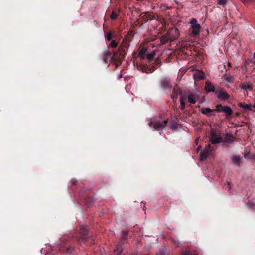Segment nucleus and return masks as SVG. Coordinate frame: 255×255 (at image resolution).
Masks as SVG:
<instances>
[{"mask_svg":"<svg viewBox=\"0 0 255 255\" xmlns=\"http://www.w3.org/2000/svg\"><path fill=\"white\" fill-rule=\"evenodd\" d=\"M59 250L61 253L70 255L74 252L75 247L70 243L67 242L65 244H63Z\"/></svg>","mask_w":255,"mask_h":255,"instance_id":"4","label":"nucleus"},{"mask_svg":"<svg viewBox=\"0 0 255 255\" xmlns=\"http://www.w3.org/2000/svg\"><path fill=\"white\" fill-rule=\"evenodd\" d=\"M216 111V110L211 109L209 108H203L201 109V111L202 113L208 116H210L211 114L210 113Z\"/></svg>","mask_w":255,"mask_h":255,"instance_id":"19","label":"nucleus"},{"mask_svg":"<svg viewBox=\"0 0 255 255\" xmlns=\"http://www.w3.org/2000/svg\"><path fill=\"white\" fill-rule=\"evenodd\" d=\"M212 152V149L210 145H206L204 149L200 153V159L201 160H205Z\"/></svg>","mask_w":255,"mask_h":255,"instance_id":"8","label":"nucleus"},{"mask_svg":"<svg viewBox=\"0 0 255 255\" xmlns=\"http://www.w3.org/2000/svg\"><path fill=\"white\" fill-rule=\"evenodd\" d=\"M225 80L228 82L233 83L234 82V78L230 75L225 74L224 77Z\"/></svg>","mask_w":255,"mask_h":255,"instance_id":"26","label":"nucleus"},{"mask_svg":"<svg viewBox=\"0 0 255 255\" xmlns=\"http://www.w3.org/2000/svg\"><path fill=\"white\" fill-rule=\"evenodd\" d=\"M230 159L232 163L236 166L241 167L242 166L243 157L239 155H231Z\"/></svg>","mask_w":255,"mask_h":255,"instance_id":"7","label":"nucleus"},{"mask_svg":"<svg viewBox=\"0 0 255 255\" xmlns=\"http://www.w3.org/2000/svg\"><path fill=\"white\" fill-rule=\"evenodd\" d=\"M238 106L240 108H243L244 109L249 110L250 111H252V106L251 104H247L244 102L239 103L238 104Z\"/></svg>","mask_w":255,"mask_h":255,"instance_id":"17","label":"nucleus"},{"mask_svg":"<svg viewBox=\"0 0 255 255\" xmlns=\"http://www.w3.org/2000/svg\"><path fill=\"white\" fill-rule=\"evenodd\" d=\"M234 138V137L232 135H231L229 133H226L225 134V136L224 137V141L225 142H232V141H233Z\"/></svg>","mask_w":255,"mask_h":255,"instance_id":"21","label":"nucleus"},{"mask_svg":"<svg viewBox=\"0 0 255 255\" xmlns=\"http://www.w3.org/2000/svg\"><path fill=\"white\" fill-rule=\"evenodd\" d=\"M197 96L195 94L190 93L188 96V101L191 104H195Z\"/></svg>","mask_w":255,"mask_h":255,"instance_id":"13","label":"nucleus"},{"mask_svg":"<svg viewBox=\"0 0 255 255\" xmlns=\"http://www.w3.org/2000/svg\"><path fill=\"white\" fill-rule=\"evenodd\" d=\"M252 107L255 109V103L254 104V105Z\"/></svg>","mask_w":255,"mask_h":255,"instance_id":"38","label":"nucleus"},{"mask_svg":"<svg viewBox=\"0 0 255 255\" xmlns=\"http://www.w3.org/2000/svg\"><path fill=\"white\" fill-rule=\"evenodd\" d=\"M227 188H228V190H230L231 189V186H230V184H229V183H227Z\"/></svg>","mask_w":255,"mask_h":255,"instance_id":"37","label":"nucleus"},{"mask_svg":"<svg viewBox=\"0 0 255 255\" xmlns=\"http://www.w3.org/2000/svg\"><path fill=\"white\" fill-rule=\"evenodd\" d=\"M210 141L212 144H215L222 142L223 139L221 136H217L215 138H210Z\"/></svg>","mask_w":255,"mask_h":255,"instance_id":"18","label":"nucleus"},{"mask_svg":"<svg viewBox=\"0 0 255 255\" xmlns=\"http://www.w3.org/2000/svg\"><path fill=\"white\" fill-rule=\"evenodd\" d=\"M116 65V68H117V67H118V66L119 65H118V64H117V65Z\"/></svg>","mask_w":255,"mask_h":255,"instance_id":"42","label":"nucleus"},{"mask_svg":"<svg viewBox=\"0 0 255 255\" xmlns=\"http://www.w3.org/2000/svg\"><path fill=\"white\" fill-rule=\"evenodd\" d=\"M247 154H245L244 156L245 158H247Z\"/></svg>","mask_w":255,"mask_h":255,"instance_id":"41","label":"nucleus"},{"mask_svg":"<svg viewBox=\"0 0 255 255\" xmlns=\"http://www.w3.org/2000/svg\"><path fill=\"white\" fill-rule=\"evenodd\" d=\"M89 228L86 225L79 226V233L73 236L81 246L83 245H91L94 244V239L91 236H88Z\"/></svg>","mask_w":255,"mask_h":255,"instance_id":"1","label":"nucleus"},{"mask_svg":"<svg viewBox=\"0 0 255 255\" xmlns=\"http://www.w3.org/2000/svg\"><path fill=\"white\" fill-rule=\"evenodd\" d=\"M153 65H134L137 70L146 73H152L155 70V68Z\"/></svg>","mask_w":255,"mask_h":255,"instance_id":"5","label":"nucleus"},{"mask_svg":"<svg viewBox=\"0 0 255 255\" xmlns=\"http://www.w3.org/2000/svg\"><path fill=\"white\" fill-rule=\"evenodd\" d=\"M170 253V250L168 249L165 246H163L156 252V255H169Z\"/></svg>","mask_w":255,"mask_h":255,"instance_id":"11","label":"nucleus"},{"mask_svg":"<svg viewBox=\"0 0 255 255\" xmlns=\"http://www.w3.org/2000/svg\"><path fill=\"white\" fill-rule=\"evenodd\" d=\"M77 181L73 180L72 181V186H75L76 185Z\"/></svg>","mask_w":255,"mask_h":255,"instance_id":"36","label":"nucleus"},{"mask_svg":"<svg viewBox=\"0 0 255 255\" xmlns=\"http://www.w3.org/2000/svg\"><path fill=\"white\" fill-rule=\"evenodd\" d=\"M156 54V50H153L149 53H147L146 55V58L151 60L155 56Z\"/></svg>","mask_w":255,"mask_h":255,"instance_id":"27","label":"nucleus"},{"mask_svg":"<svg viewBox=\"0 0 255 255\" xmlns=\"http://www.w3.org/2000/svg\"><path fill=\"white\" fill-rule=\"evenodd\" d=\"M227 0H218L217 3L221 5H225L227 3Z\"/></svg>","mask_w":255,"mask_h":255,"instance_id":"29","label":"nucleus"},{"mask_svg":"<svg viewBox=\"0 0 255 255\" xmlns=\"http://www.w3.org/2000/svg\"><path fill=\"white\" fill-rule=\"evenodd\" d=\"M161 85L164 89H170L171 87L170 82L165 80H163L161 82Z\"/></svg>","mask_w":255,"mask_h":255,"instance_id":"22","label":"nucleus"},{"mask_svg":"<svg viewBox=\"0 0 255 255\" xmlns=\"http://www.w3.org/2000/svg\"><path fill=\"white\" fill-rule=\"evenodd\" d=\"M110 45L112 47L115 48L117 46V43L115 40H112L110 43Z\"/></svg>","mask_w":255,"mask_h":255,"instance_id":"33","label":"nucleus"},{"mask_svg":"<svg viewBox=\"0 0 255 255\" xmlns=\"http://www.w3.org/2000/svg\"><path fill=\"white\" fill-rule=\"evenodd\" d=\"M216 137H217V135L216 131L212 129L211 130V136L210 138H215Z\"/></svg>","mask_w":255,"mask_h":255,"instance_id":"31","label":"nucleus"},{"mask_svg":"<svg viewBox=\"0 0 255 255\" xmlns=\"http://www.w3.org/2000/svg\"><path fill=\"white\" fill-rule=\"evenodd\" d=\"M254 58L255 59V52H254Z\"/></svg>","mask_w":255,"mask_h":255,"instance_id":"40","label":"nucleus"},{"mask_svg":"<svg viewBox=\"0 0 255 255\" xmlns=\"http://www.w3.org/2000/svg\"><path fill=\"white\" fill-rule=\"evenodd\" d=\"M147 49L144 47H139V55L142 59L146 58V55L147 54Z\"/></svg>","mask_w":255,"mask_h":255,"instance_id":"14","label":"nucleus"},{"mask_svg":"<svg viewBox=\"0 0 255 255\" xmlns=\"http://www.w3.org/2000/svg\"><path fill=\"white\" fill-rule=\"evenodd\" d=\"M117 17V14L114 11H113L111 15V18L112 19H115Z\"/></svg>","mask_w":255,"mask_h":255,"instance_id":"34","label":"nucleus"},{"mask_svg":"<svg viewBox=\"0 0 255 255\" xmlns=\"http://www.w3.org/2000/svg\"><path fill=\"white\" fill-rule=\"evenodd\" d=\"M216 111L224 113L226 117L230 116L233 113L232 109L228 106H222L221 104H218L216 106Z\"/></svg>","mask_w":255,"mask_h":255,"instance_id":"3","label":"nucleus"},{"mask_svg":"<svg viewBox=\"0 0 255 255\" xmlns=\"http://www.w3.org/2000/svg\"><path fill=\"white\" fill-rule=\"evenodd\" d=\"M193 77L196 80H203L205 78V73L200 70H197L193 74Z\"/></svg>","mask_w":255,"mask_h":255,"instance_id":"10","label":"nucleus"},{"mask_svg":"<svg viewBox=\"0 0 255 255\" xmlns=\"http://www.w3.org/2000/svg\"><path fill=\"white\" fill-rule=\"evenodd\" d=\"M167 123L168 119L164 120L162 121L155 119L149 121L148 125L150 127H151L152 125H153V128L155 130L160 131L164 129Z\"/></svg>","mask_w":255,"mask_h":255,"instance_id":"2","label":"nucleus"},{"mask_svg":"<svg viewBox=\"0 0 255 255\" xmlns=\"http://www.w3.org/2000/svg\"><path fill=\"white\" fill-rule=\"evenodd\" d=\"M217 97L223 100H227L229 99L230 95L223 89H220L217 94Z\"/></svg>","mask_w":255,"mask_h":255,"instance_id":"9","label":"nucleus"},{"mask_svg":"<svg viewBox=\"0 0 255 255\" xmlns=\"http://www.w3.org/2000/svg\"><path fill=\"white\" fill-rule=\"evenodd\" d=\"M122 56V55H121V54L115 53L111 57L112 62L114 63L122 62L120 60V58Z\"/></svg>","mask_w":255,"mask_h":255,"instance_id":"15","label":"nucleus"},{"mask_svg":"<svg viewBox=\"0 0 255 255\" xmlns=\"http://www.w3.org/2000/svg\"><path fill=\"white\" fill-rule=\"evenodd\" d=\"M190 24L193 29L192 33L194 35H197L199 33L201 29V26L198 23L197 20L196 18H192L190 20Z\"/></svg>","mask_w":255,"mask_h":255,"instance_id":"6","label":"nucleus"},{"mask_svg":"<svg viewBox=\"0 0 255 255\" xmlns=\"http://www.w3.org/2000/svg\"><path fill=\"white\" fill-rule=\"evenodd\" d=\"M205 89L208 92H214L215 88L211 82L207 81L205 83Z\"/></svg>","mask_w":255,"mask_h":255,"instance_id":"12","label":"nucleus"},{"mask_svg":"<svg viewBox=\"0 0 255 255\" xmlns=\"http://www.w3.org/2000/svg\"><path fill=\"white\" fill-rule=\"evenodd\" d=\"M111 55V53L110 51L105 50L102 54V58L106 62L107 60L110 57Z\"/></svg>","mask_w":255,"mask_h":255,"instance_id":"20","label":"nucleus"},{"mask_svg":"<svg viewBox=\"0 0 255 255\" xmlns=\"http://www.w3.org/2000/svg\"><path fill=\"white\" fill-rule=\"evenodd\" d=\"M177 128V125L175 123H173L170 126V128L172 130H174Z\"/></svg>","mask_w":255,"mask_h":255,"instance_id":"35","label":"nucleus"},{"mask_svg":"<svg viewBox=\"0 0 255 255\" xmlns=\"http://www.w3.org/2000/svg\"><path fill=\"white\" fill-rule=\"evenodd\" d=\"M185 100H186V98L184 96H183V95L180 96V102L182 110H184L185 108V105H186V104L185 102Z\"/></svg>","mask_w":255,"mask_h":255,"instance_id":"24","label":"nucleus"},{"mask_svg":"<svg viewBox=\"0 0 255 255\" xmlns=\"http://www.w3.org/2000/svg\"><path fill=\"white\" fill-rule=\"evenodd\" d=\"M169 39L168 36H164L161 39V42L162 44L166 43Z\"/></svg>","mask_w":255,"mask_h":255,"instance_id":"30","label":"nucleus"},{"mask_svg":"<svg viewBox=\"0 0 255 255\" xmlns=\"http://www.w3.org/2000/svg\"><path fill=\"white\" fill-rule=\"evenodd\" d=\"M241 88L247 91H252L253 90V86L251 84H244L241 86Z\"/></svg>","mask_w":255,"mask_h":255,"instance_id":"23","label":"nucleus"},{"mask_svg":"<svg viewBox=\"0 0 255 255\" xmlns=\"http://www.w3.org/2000/svg\"><path fill=\"white\" fill-rule=\"evenodd\" d=\"M169 241L173 247L176 248L179 246L180 242L177 239L171 237L169 239Z\"/></svg>","mask_w":255,"mask_h":255,"instance_id":"16","label":"nucleus"},{"mask_svg":"<svg viewBox=\"0 0 255 255\" xmlns=\"http://www.w3.org/2000/svg\"><path fill=\"white\" fill-rule=\"evenodd\" d=\"M112 35L110 33H108L107 35H105V39L107 41H110L111 39Z\"/></svg>","mask_w":255,"mask_h":255,"instance_id":"32","label":"nucleus"},{"mask_svg":"<svg viewBox=\"0 0 255 255\" xmlns=\"http://www.w3.org/2000/svg\"><path fill=\"white\" fill-rule=\"evenodd\" d=\"M128 230L123 231L122 232V238L124 240H127L128 239Z\"/></svg>","mask_w":255,"mask_h":255,"instance_id":"28","label":"nucleus"},{"mask_svg":"<svg viewBox=\"0 0 255 255\" xmlns=\"http://www.w3.org/2000/svg\"><path fill=\"white\" fill-rule=\"evenodd\" d=\"M228 65V67L229 68L231 67V65H230V64H229V65Z\"/></svg>","mask_w":255,"mask_h":255,"instance_id":"39","label":"nucleus"},{"mask_svg":"<svg viewBox=\"0 0 255 255\" xmlns=\"http://www.w3.org/2000/svg\"><path fill=\"white\" fill-rule=\"evenodd\" d=\"M181 255H194V254L192 253L190 249L186 248L182 250Z\"/></svg>","mask_w":255,"mask_h":255,"instance_id":"25","label":"nucleus"}]
</instances>
